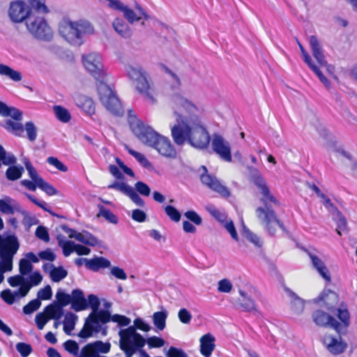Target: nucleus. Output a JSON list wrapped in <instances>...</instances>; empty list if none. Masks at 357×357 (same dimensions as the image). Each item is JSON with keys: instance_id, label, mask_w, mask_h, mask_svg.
I'll use <instances>...</instances> for the list:
<instances>
[{"instance_id": "ddd939ff", "label": "nucleus", "mask_w": 357, "mask_h": 357, "mask_svg": "<svg viewBox=\"0 0 357 357\" xmlns=\"http://www.w3.org/2000/svg\"><path fill=\"white\" fill-rule=\"evenodd\" d=\"M111 344L100 340L88 343L82 347L79 357H107L101 356L99 353L107 354L109 351Z\"/></svg>"}, {"instance_id": "f257e3e1", "label": "nucleus", "mask_w": 357, "mask_h": 357, "mask_svg": "<svg viewBox=\"0 0 357 357\" xmlns=\"http://www.w3.org/2000/svg\"><path fill=\"white\" fill-rule=\"evenodd\" d=\"M82 61L86 70L98 82L97 91L102 104L113 115L122 116L124 114V109L115 93L105 83L107 74L104 70L100 55L97 53L83 55Z\"/></svg>"}, {"instance_id": "6e6552de", "label": "nucleus", "mask_w": 357, "mask_h": 357, "mask_svg": "<svg viewBox=\"0 0 357 357\" xmlns=\"http://www.w3.org/2000/svg\"><path fill=\"white\" fill-rule=\"evenodd\" d=\"M59 32L69 43L81 45L83 43L82 36L92 34L94 32V28L86 20L72 21L68 18H63L59 24Z\"/></svg>"}, {"instance_id": "0eeeda50", "label": "nucleus", "mask_w": 357, "mask_h": 357, "mask_svg": "<svg viewBox=\"0 0 357 357\" xmlns=\"http://www.w3.org/2000/svg\"><path fill=\"white\" fill-rule=\"evenodd\" d=\"M136 329L149 332L151 327L142 319L138 317L134 320V326L122 329L119 333V347L126 357H132L136 353L137 349L144 347L146 344V339L137 333Z\"/></svg>"}, {"instance_id": "3c124183", "label": "nucleus", "mask_w": 357, "mask_h": 357, "mask_svg": "<svg viewBox=\"0 0 357 357\" xmlns=\"http://www.w3.org/2000/svg\"><path fill=\"white\" fill-rule=\"evenodd\" d=\"M149 348H160L165 345V340L162 337L152 336L146 340Z\"/></svg>"}, {"instance_id": "a878e982", "label": "nucleus", "mask_w": 357, "mask_h": 357, "mask_svg": "<svg viewBox=\"0 0 357 357\" xmlns=\"http://www.w3.org/2000/svg\"><path fill=\"white\" fill-rule=\"evenodd\" d=\"M43 313L50 319H59L63 315V309L60 307L56 303H51L47 305L43 311Z\"/></svg>"}, {"instance_id": "e2e57ef3", "label": "nucleus", "mask_w": 357, "mask_h": 357, "mask_svg": "<svg viewBox=\"0 0 357 357\" xmlns=\"http://www.w3.org/2000/svg\"><path fill=\"white\" fill-rule=\"evenodd\" d=\"M36 236L45 242H49L50 241L47 229L43 226L40 225L36 228Z\"/></svg>"}, {"instance_id": "8fccbe9b", "label": "nucleus", "mask_w": 357, "mask_h": 357, "mask_svg": "<svg viewBox=\"0 0 357 357\" xmlns=\"http://www.w3.org/2000/svg\"><path fill=\"white\" fill-rule=\"evenodd\" d=\"M16 349L22 357L29 356L33 351L31 345L24 342L17 343Z\"/></svg>"}, {"instance_id": "c756f323", "label": "nucleus", "mask_w": 357, "mask_h": 357, "mask_svg": "<svg viewBox=\"0 0 357 357\" xmlns=\"http://www.w3.org/2000/svg\"><path fill=\"white\" fill-rule=\"evenodd\" d=\"M167 318V312L164 311L155 312L153 314V321L154 326L159 331H162L166 326V319Z\"/></svg>"}, {"instance_id": "473e14b6", "label": "nucleus", "mask_w": 357, "mask_h": 357, "mask_svg": "<svg viewBox=\"0 0 357 357\" xmlns=\"http://www.w3.org/2000/svg\"><path fill=\"white\" fill-rule=\"evenodd\" d=\"M53 110L55 113L56 118L63 123H68L71 119V115L68 110L61 106V105H55L53 107Z\"/></svg>"}, {"instance_id": "39448f33", "label": "nucleus", "mask_w": 357, "mask_h": 357, "mask_svg": "<svg viewBox=\"0 0 357 357\" xmlns=\"http://www.w3.org/2000/svg\"><path fill=\"white\" fill-rule=\"evenodd\" d=\"M87 303L89 307L92 311L85 319L84 326L77 334L78 337L83 339H87L93 336V334L101 333L102 336L107 335V327H102L99 324H107L110 321V312L108 310H99L100 302L97 296L89 294L88 296Z\"/></svg>"}, {"instance_id": "a19ab883", "label": "nucleus", "mask_w": 357, "mask_h": 357, "mask_svg": "<svg viewBox=\"0 0 357 357\" xmlns=\"http://www.w3.org/2000/svg\"><path fill=\"white\" fill-rule=\"evenodd\" d=\"M165 212L169 219L175 222L180 221L181 218V213L173 206L167 205L165 207Z\"/></svg>"}, {"instance_id": "a18cd8bd", "label": "nucleus", "mask_w": 357, "mask_h": 357, "mask_svg": "<svg viewBox=\"0 0 357 357\" xmlns=\"http://www.w3.org/2000/svg\"><path fill=\"white\" fill-rule=\"evenodd\" d=\"M1 262L0 264V273L2 274L6 271H10L13 268V257L0 256Z\"/></svg>"}, {"instance_id": "2eb2a0df", "label": "nucleus", "mask_w": 357, "mask_h": 357, "mask_svg": "<svg viewBox=\"0 0 357 357\" xmlns=\"http://www.w3.org/2000/svg\"><path fill=\"white\" fill-rule=\"evenodd\" d=\"M108 188L119 190L129 197L130 199L138 206L144 207L145 202L137 194V192L124 182H114L108 185Z\"/></svg>"}, {"instance_id": "774afa93", "label": "nucleus", "mask_w": 357, "mask_h": 357, "mask_svg": "<svg viewBox=\"0 0 357 357\" xmlns=\"http://www.w3.org/2000/svg\"><path fill=\"white\" fill-rule=\"evenodd\" d=\"M132 219L137 222H144L146 220V214L140 209H135L132 212Z\"/></svg>"}, {"instance_id": "9d476101", "label": "nucleus", "mask_w": 357, "mask_h": 357, "mask_svg": "<svg viewBox=\"0 0 357 357\" xmlns=\"http://www.w3.org/2000/svg\"><path fill=\"white\" fill-rule=\"evenodd\" d=\"M211 142V137L206 128L200 123L191 125L188 144L198 149H207Z\"/></svg>"}, {"instance_id": "c9c22d12", "label": "nucleus", "mask_w": 357, "mask_h": 357, "mask_svg": "<svg viewBox=\"0 0 357 357\" xmlns=\"http://www.w3.org/2000/svg\"><path fill=\"white\" fill-rule=\"evenodd\" d=\"M59 245L62 247L63 255L69 256L73 252H75V245L73 241H64L63 236L59 234L57 236Z\"/></svg>"}, {"instance_id": "de8ad7c7", "label": "nucleus", "mask_w": 357, "mask_h": 357, "mask_svg": "<svg viewBox=\"0 0 357 357\" xmlns=\"http://www.w3.org/2000/svg\"><path fill=\"white\" fill-rule=\"evenodd\" d=\"M0 161L4 165H14L16 162V158L14 155H7L6 151L2 145L0 144Z\"/></svg>"}, {"instance_id": "ea45409f", "label": "nucleus", "mask_w": 357, "mask_h": 357, "mask_svg": "<svg viewBox=\"0 0 357 357\" xmlns=\"http://www.w3.org/2000/svg\"><path fill=\"white\" fill-rule=\"evenodd\" d=\"M26 130L28 139L33 142L37 137V128L32 121H28L25 123L24 130Z\"/></svg>"}, {"instance_id": "603ef678", "label": "nucleus", "mask_w": 357, "mask_h": 357, "mask_svg": "<svg viewBox=\"0 0 357 357\" xmlns=\"http://www.w3.org/2000/svg\"><path fill=\"white\" fill-rule=\"evenodd\" d=\"M110 321L117 323L120 326H127L130 323V318L121 314H110Z\"/></svg>"}, {"instance_id": "864d4df0", "label": "nucleus", "mask_w": 357, "mask_h": 357, "mask_svg": "<svg viewBox=\"0 0 357 357\" xmlns=\"http://www.w3.org/2000/svg\"><path fill=\"white\" fill-rule=\"evenodd\" d=\"M47 162L50 165L55 167L58 170H59L61 172H66L68 171L67 166H66L63 162H61L58 158H56L55 157H53V156L48 157L47 159Z\"/></svg>"}, {"instance_id": "c85d7f7f", "label": "nucleus", "mask_w": 357, "mask_h": 357, "mask_svg": "<svg viewBox=\"0 0 357 357\" xmlns=\"http://www.w3.org/2000/svg\"><path fill=\"white\" fill-rule=\"evenodd\" d=\"M27 6L32 10H34L38 13L47 14L50 12L49 8L45 4V0H26Z\"/></svg>"}, {"instance_id": "e433bc0d", "label": "nucleus", "mask_w": 357, "mask_h": 357, "mask_svg": "<svg viewBox=\"0 0 357 357\" xmlns=\"http://www.w3.org/2000/svg\"><path fill=\"white\" fill-rule=\"evenodd\" d=\"M98 209L99 211L97 215L98 217L102 216L108 222L113 224H116L118 222V218L109 209L100 204L98 205Z\"/></svg>"}, {"instance_id": "dca6fc26", "label": "nucleus", "mask_w": 357, "mask_h": 357, "mask_svg": "<svg viewBox=\"0 0 357 357\" xmlns=\"http://www.w3.org/2000/svg\"><path fill=\"white\" fill-rule=\"evenodd\" d=\"M20 248L17 237L10 235L3 238L0 235V256L14 257Z\"/></svg>"}, {"instance_id": "cd10ccee", "label": "nucleus", "mask_w": 357, "mask_h": 357, "mask_svg": "<svg viewBox=\"0 0 357 357\" xmlns=\"http://www.w3.org/2000/svg\"><path fill=\"white\" fill-rule=\"evenodd\" d=\"M77 317L71 312H68L63 320V331L67 335H70L72 331L74 330Z\"/></svg>"}, {"instance_id": "13d9d810", "label": "nucleus", "mask_w": 357, "mask_h": 357, "mask_svg": "<svg viewBox=\"0 0 357 357\" xmlns=\"http://www.w3.org/2000/svg\"><path fill=\"white\" fill-rule=\"evenodd\" d=\"M178 317L181 323L188 324L192 319V314L187 309L181 308L178 312Z\"/></svg>"}, {"instance_id": "7ed1b4c3", "label": "nucleus", "mask_w": 357, "mask_h": 357, "mask_svg": "<svg viewBox=\"0 0 357 357\" xmlns=\"http://www.w3.org/2000/svg\"><path fill=\"white\" fill-rule=\"evenodd\" d=\"M251 176L254 183L261 190V202L264 205V207L259 206L256 209L257 218L271 236L275 235L276 232L275 225H277L282 231H287L283 222L268 204L271 202L275 206H280V202L271 192L265 179L255 168L252 169Z\"/></svg>"}, {"instance_id": "c03bdc74", "label": "nucleus", "mask_w": 357, "mask_h": 357, "mask_svg": "<svg viewBox=\"0 0 357 357\" xmlns=\"http://www.w3.org/2000/svg\"><path fill=\"white\" fill-rule=\"evenodd\" d=\"M41 305V302L38 298L29 301L23 307V312L26 314H30L36 311Z\"/></svg>"}, {"instance_id": "0e129e2a", "label": "nucleus", "mask_w": 357, "mask_h": 357, "mask_svg": "<svg viewBox=\"0 0 357 357\" xmlns=\"http://www.w3.org/2000/svg\"><path fill=\"white\" fill-rule=\"evenodd\" d=\"M137 191L144 196H149L151 193V189L147 184L142 181H137L135 183Z\"/></svg>"}, {"instance_id": "4d7b16f0", "label": "nucleus", "mask_w": 357, "mask_h": 357, "mask_svg": "<svg viewBox=\"0 0 357 357\" xmlns=\"http://www.w3.org/2000/svg\"><path fill=\"white\" fill-rule=\"evenodd\" d=\"M185 217L196 225H200L202 223V219L199 215L193 210H190L184 213Z\"/></svg>"}, {"instance_id": "4c0bfd02", "label": "nucleus", "mask_w": 357, "mask_h": 357, "mask_svg": "<svg viewBox=\"0 0 357 357\" xmlns=\"http://www.w3.org/2000/svg\"><path fill=\"white\" fill-rule=\"evenodd\" d=\"M56 298L57 300L56 303L60 306L61 309H63V307H65L71 303L72 301L71 295L66 294L61 291H58L56 292Z\"/></svg>"}, {"instance_id": "79ce46f5", "label": "nucleus", "mask_w": 357, "mask_h": 357, "mask_svg": "<svg viewBox=\"0 0 357 357\" xmlns=\"http://www.w3.org/2000/svg\"><path fill=\"white\" fill-rule=\"evenodd\" d=\"M25 167L28 172L29 176L30 178L36 183V184H38L40 181H42L43 178L39 176L38 174L36 169L33 167L32 164L29 160H26L24 162Z\"/></svg>"}, {"instance_id": "b1692460", "label": "nucleus", "mask_w": 357, "mask_h": 357, "mask_svg": "<svg viewBox=\"0 0 357 357\" xmlns=\"http://www.w3.org/2000/svg\"><path fill=\"white\" fill-rule=\"evenodd\" d=\"M113 27L118 34L125 38H128L132 36V31L128 25L120 18H116L113 22Z\"/></svg>"}, {"instance_id": "72a5a7b5", "label": "nucleus", "mask_w": 357, "mask_h": 357, "mask_svg": "<svg viewBox=\"0 0 357 357\" xmlns=\"http://www.w3.org/2000/svg\"><path fill=\"white\" fill-rule=\"evenodd\" d=\"M52 269L50 272L51 280L54 282H59L68 275V271L62 266L54 267L52 264Z\"/></svg>"}, {"instance_id": "bf43d9fd", "label": "nucleus", "mask_w": 357, "mask_h": 357, "mask_svg": "<svg viewBox=\"0 0 357 357\" xmlns=\"http://www.w3.org/2000/svg\"><path fill=\"white\" fill-rule=\"evenodd\" d=\"M64 349L69 353L77 354L79 351V345L75 340H68L63 343Z\"/></svg>"}, {"instance_id": "423d86ee", "label": "nucleus", "mask_w": 357, "mask_h": 357, "mask_svg": "<svg viewBox=\"0 0 357 357\" xmlns=\"http://www.w3.org/2000/svg\"><path fill=\"white\" fill-rule=\"evenodd\" d=\"M328 309L331 312H336L338 320L324 310H317L312 314L314 323L319 327L333 328L339 335L345 334L350 325L351 319L347 305L342 303L335 310L331 307H328Z\"/></svg>"}, {"instance_id": "9b49d317", "label": "nucleus", "mask_w": 357, "mask_h": 357, "mask_svg": "<svg viewBox=\"0 0 357 357\" xmlns=\"http://www.w3.org/2000/svg\"><path fill=\"white\" fill-rule=\"evenodd\" d=\"M202 167L204 171V172L200 176V180L202 184L206 185L212 191L218 193L222 197H229L231 196V192L229 188L223 185L215 176L208 174L206 167L203 166Z\"/></svg>"}, {"instance_id": "49530a36", "label": "nucleus", "mask_w": 357, "mask_h": 357, "mask_svg": "<svg viewBox=\"0 0 357 357\" xmlns=\"http://www.w3.org/2000/svg\"><path fill=\"white\" fill-rule=\"evenodd\" d=\"M241 296L243 297V301L241 303V307L244 309L245 311L251 312L255 310V303L253 299L250 297L245 296V294L243 291L240 292Z\"/></svg>"}, {"instance_id": "338daca9", "label": "nucleus", "mask_w": 357, "mask_h": 357, "mask_svg": "<svg viewBox=\"0 0 357 357\" xmlns=\"http://www.w3.org/2000/svg\"><path fill=\"white\" fill-rule=\"evenodd\" d=\"M232 289L231 282L227 279H222L218 282V289L220 292L229 293Z\"/></svg>"}, {"instance_id": "393cba45", "label": "nucleus", "mask_w": 357, "mask_h": 357, "mask_svg": "<svg viewBox=\"0 0 357 357\" xmlns=\"http://www.w3.org/2000/svg\"><path fill=\"white\" fill-rule=\"evenodd\" d=\"M0 75L5 76L14 82H20L22 79L20 72L3 63H0Z\"/></svg>"}, {"instance_id": "5fc2aeb1", "label": "nucleus", "mask_w": 357, "mask_h": 357, "mask_svg": "<svg viewBox=\"0 0 357 357\" xmlns=\"http://www.w3.org/2000/svg\"><path fill=\"white\" fill-rule=\"evenodd\" d=\"M122 12L123 13L125 18L131 24L139 21L141 18L140 17H137L134 10L126 6H125Z\"/></svg>"}, {"instance_id": "58836bf2", "label": "nucleus", "mask_w": 357, "mask_h": 357, "mask_svg": "<svg viewBox=\"0 0 357 357\" xmlns=\"http://www.w3.org/2000/svg\"><path fill=\"white\" fill-rule=\"evenodd\" d=\"M38 188L45 192L48 196L56 195L59 193V192L52 184L45 181L44 179L40 181L38 184Z\"/></svg>"}, {"instance_id": "f704fd0d", "label": "nucleus", "mask_w": 357, "mask_h": 357, "mask_svg": "<svg viewBox=\"0 0 357 357\" xmlns=\"http://www.w3.org/2000/svg\"><path fill=\"white\" fill-rule=\"evenodd\" d=\"M125 149L128 152L129 154L133 156L144 167L148 168L151 166V162L149 161V160L145 157L144 154L133 150L127 145L125 146Z\"/></svg>"}, {"instance_id": "4be33fe9", "label": "nucleus", "mask_w": 357, "mask_h": 357, "mask_svg": "<svg viewBox=\"0 0 357 357\" xmlns=\"http://www.w3.org/2000/svg\"><path fill=\"white\" fill-rule=\"evenodd\" d=\"M77 105L89 116L94 114L96 112V105L93 100L87 96H83L78 98Z\"/></svg>"}, {"instance_id": "20e7f679", "label": "nucleus", "mask_w": 357, "mask_h": 357, "mask_svg": "<svg viewBox=\"0 0 357 357\" xmlns=\"http://www.w3.org/2000/svg\"><path fill=\"white\" fill-rule=\"evenodd\" d=\"M8 16L14 23H21L26 20L28 31L36 38L49 41L53 37V31L43 17L31 14V9L23 0L11 1Z\"/></svg>"}, {"instance_id": "680f3d73", "label": "nucleus", "mask_w": 357, "mask_h": 357, "mask_svg": "<svg viewBox=\"0 0 357 357\" xmlns=\"http://www.w3.org/2000/svg\"><path fill=\"white\" fill-rule=\"evenodd\" d=\"M49 320L50 319L43 312L37 314L35 318L37 328L42 330Z\"/></svg>"}, {"instance_id": "2f4dec72", "label": "nucleus", "mask_w": 357, "mask_h": 357, "mask_svg": "<svg viewBox=\"0 0 357 357\" xmlns=\"http://www.w3.org/2000/svg\"><path fill=\"white\" fill-rule=\"evenodd\" d=\"M24 172L23 167L12 165L7 169L6 176L8 180L13 181L20 178Z\"/></svg>"}, {"instance_id": "052dcab7", "label": "nucleus", "mask_w": 357, "mask_h": 357, "mask_svg": "<svg viewBox=\"0 0 357 357\" xmlns=\"http://www.w3.org/2000/svg\"><path fill=\"white\" fill-rule=\"evenodd\" d=\"M52 291L50 285L45 286L38 292V298L40 300H50L52 298Z\"/></svg>"}, {"instance_id": "37998d69", "label": "nucleus", "mask_w": 357, "mask_h": 357, "mask_svg": "<svg viewBox=\"0 0 357 357\" xmlns=\"http://www.w3.org/2000/svg\"><path fill=\"white\" fill-rule=\"evenodd\" d=\"M27 198L32 202L34 204H36V206H38V207H40V208H42L43 210H44L45 211H47L48 213H50L51 215H56V213L54 212H53L50 208L48 206L47 204L44 202V201H40L39 199H38L36 197H34L33 195H30V194H28L26 193V194Z\"/></svg>"}, {"instance_id": "1a4fd4ad", "label": "nucleus", "mask_w": 357, "mask_h": 357, "mask_svg": "<svg viewBox=\"0 0 357 357\" xmlns=\"http://www.w3.org/2000/svg\"><path fill=\"white\" fill-rule=\"evenodd\" d=\"M126 73L130 80L135 84L137 93L145 99L152 102H155V89L151 77L148 73L140 66H128Z\"/></svg>"}, {"instance_id": "6e6d98bb", "label": "nucleus", "mask_w": 357, "mask_h": 357, "mask_svg": "<svg viewBox=\"0 0 357 357\" xmlns=\"http://www.w3.org/2000/svg\"><path fill=\"white\" fill-rule=\"evenodd\" d=\"M17 295V292H15V294H13L9 289L3 290L1 292V298L8 305H12L14 303L15 296Z\"/></svg>"}, {"instance_id": "7c9ffc66", "label": "nucleus", "mask_w": 357, "mask_h": 357, "mask_svg": "<svg viewBox=\"0 0 357 357\" xmlns=\"http://www.w3.org/2000/svg\"><path fill=\"white\" fill-rule=\"evenodd\" d=\"M77 241L89 246H96L99 243L98 238L88 231L79 232L77 235Z\"/></svg>"}, {"instance_id": "f3484780", "label": "nucleus", "mask_w": 357, "mask_h": 357, "mask_svg": "<svg viewBox=\"0 0 357 357\" xmlns=\"http://www.w3.org/2000/svg\"><path fill=\"white\" fill-rule=\"evenodd\" d=\"M323 343L326 346L327 350L333 355L337 356L343 354L347 349V343L332 335H326L323 340Z\"/></svg>"}, {"instance_id": "69168bd1", "label": "nucleus", "mask_w": 357, "mask_h": 357, "mask_svg": "<svg viewBox=\"0 0 357 357\" xmlns=\"http://www.w3.org/2000/svg\"><path fill=\"white\" fill-rule=\"evenodd\" d=\"M328 298L333 299V301L335 303L338 301V295L331 290H327L326 291H324L321 296V299L326 305H330V303L328 301Z\"/></svg>"}, {"instance_id": "bb28decb", "label": "nucleus", "mask_w": 357, "mask_h": 357, "mask_svg": "<svg viewBox=\"0 0 357 357\" xmlns=\"http://www.w3.org/2000/svg\"><path fill=\"white\" fill-rule=\"evenodd\" d=\"M4 128L17 137H23L24 126L20 122H15L12 120L5 121Z\"/></svg>"}, {"instance_id": "412c9836", "label": "nucleus", "mask_w": 357, "mask_h": 357, "mask_svg": "<svg viewBox=\"0 0 357 357\" xmlns=\"http://www.w3.org/2000/svg\"><path fill=\"white\" fill-rule=\"evenodd\" d=\"M200 353L204 357H211L215 349V337L211 333H206L200 338Z\"/></svg>"}, {"instance_id": "4468645a", "label": "nucleus", "mask_w": 357, "mask_h": 357, "mask_svg": "<svg viewBox=\"0 0 357 357\" xmlns=\"http://www.w3.org/2000/svg\"><path fill=\"white\" fill-rule=\"evenodd\" d=\"M212 148L213 151L222 160L228 162H231L232 157L230 145L222 136L219 135H214L212 141Z\"/></svg>"}, {"instance_id": "6ab92c4d", "label": "nucleus", "mask_w": 357, "mask_h": 357, "mask_svg": "<svg viewBox=\"0 0 357 357\" xmlns=\"http://www.w3.org/2000/svg\"><path fill=\"white\" fill-rule=\"evenodd\" d=\"M71 308L76 312L84 310L89 307V303L84 293L79 289H73L71 294Z\"/></svg>"}, {"instance_id": "09e8293b", "label": "nucleus", "mask_w": 357, "mask_h": 357, "mask_svg": "<svg viewBox=\"0 0 357 357\" xmlns=\"http://www.w3.org/2000/svg\"><path fill=\"white\" fill-rule=\"evenodd\" d=\"M33 270V265L26 259H21L19 262V271L22 275H26Z\"/></svg>"}, {"instance_id": "f8f14e48", "label": "nucleus", "mask_w": 357, "mask_h": 357, "mask_svg": "<svg viewBox=\"0 0 357 357\" xmlns=\"http://www.w3.org/2000/svg\"><path fill=\"white\" fill-rule=\"evenodd\" d=\"M177 115V121L180 123L174 125L171 129L172 139L177 145H183L185 142H188L191 125L184 120L182 115L175 112Z\"/></svg>"}, {"instance_id": "aec40b11", "label": "nucleus", "mask_w": 357, "mask_h": 357, "mask_svg": "<svg viewBox=\"0 0 357 357\" xmlns=\"http://www.w3.org/2000/svg\"><path fill=\"white\" fill-rule=\"evenodd\" d=\"M310 45L313 56L321 66H326L327 61L323 52V50L317 36L310 37Z\"/></svg>"}, {"instance_id": "5701e85b", "label": "nucleus", "mask_w": 357, "mask_h": 357, "mask_svg": "<svg viewBox=\"0 0 357 357\" xmlns=\"http://www.w3.org/2000/svg\"><path fill=\"white\" fill-rule=\"evenodd\" d=\"M110 265V261L102 257L86 260V266L93 271H97L101 268H109Z\"/></svg>"}, {"instance_id": "f03ea898", "label": "nucleus", "mask_w": 357, "mask_h": 357, "mask_svg": "<svg viewBox=\"0 0 357 357\" xmlns=\"http://www.w3.org/2000/svg\"><path fill=\"white\" fill-rule=\"evenodd\" d=\"M128 123L135 137L144 144L155 149L160 155L173 158L176 151L168 137L161 135L137 119L133 110L128 112Z\"/></svg>"}, {"instance_id": "a211bd4d", "label": "nucleus", "mask_w": 357, "mask_h": 357, "mask_svg": "<svg viewBox=\"0 0 357 357\" xmlns=\"http://www.w3.org/2000/svg\"><path fill=\"white\" fill-rule=\"evenodd\" d=\"M305 251L310 258L313 268L316 269L319 275L324 278L326 282H331V273L324 262L320 258L310 252L307 249H305Z\"/></svg>"}]
</instances>
